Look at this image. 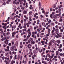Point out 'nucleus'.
Returning <instances> with one entry per match:
<instances>
[{
  "mask_svg": "<svg viewBox=\"0 0 64 64\" xmlns=\"http://www.w3.org/2000/svg\"><path fill=\"white\" fill-rule=\"evenodd\" d=\"M27 47L29 49H30L31 48V45L30 44H28L27 46Z\"/></svg>",
  "mask_w": 64,
  "mask_h": 64,
  "instance_id": "obj_1",
  "label": "nucleus"
},
{
  "mask_svg": "<svg viewBox=\"0 0 64 64\" xmlns=\"http://www.w3.org/2000/svg\"><path fill=\"white\" fill-rule=\"evenodd\" d=\"M62 32H60L59 33V34H57V35H58V36H59V37H62Z\"/></svg>",
  "mask_w": 64,
  "mask_h": 64,
  "instance_id": "obj_2",
  "label": "nucleus"
},
{
  "mask_svg": "<svg viewBox=\"0 0 64 64\" xmlns=\"http://www.w3.org/2000/svg\"><path fill=\"white\" fill-rule=\"evenodd\" d=\"M28 36L26 37V40H28V39H29L30 37V36L31 35L30 34H28Z\"/></svg>",
  "mask_w": 64,
  "mask_h": 64,
  "instance_id": "obj_3",
  "label": "nucleus"
},
{
  "mask_svg": "<svg viewBox=\"0 0 64 64\" xmlns=\"http://www.w3.org/2000/svg\"><path fill=\"white\" fill-rule=\"evenodd\" d=\"M38 52V50H34L33 51V52L34 54H35L36 53H37Z\"/></svg>",
  "mask_w": 64,
  "mask_h": 64,
  "instance_id": "obj_4",
  "label": "nucleus"
},
{
  "mask_svg": "<svg viewBox=\"0 0 64 64\" xmlns=\"http://www.w3.org/2000/svg\"><path fill=\"white\" fill-rule=\"evenodd\" d=\"M28 24L29 23H27L24 24V29H26V25H27V24Z\"/></svg>",
  "mask_w": 64,
  "mask_h": 64,
  "instance_id": "obj_5",
  "label": "nucleus"
},
{
  "mask_svg": "<svg viewBox=\"0 0 64 64\" xmlns=\"http://www.w3.org/2000/svg\"><path fill=\"white\" fill-rule=\"evenodd\" d=\"M53 18L54 19H56L57 18V16H56V15L53 16Z\"/></svg>",
  "mask_w": 64,
  "mask_h": 64,
  "instance_id": "obj_6",
  "label": "nucleus"
},
{
  "mask_svg": "<svg viewBox=\"0 0 64 64\" xmlns=\"http://www.w3.org/2000/svg\"><path fill=\"white\" fill-rule=\"evenodd\" d=\"M10 50L11 51H14V47L12 46V47L10 48Z\"/></svg>",
  "mask_w": 64,
  "mask_h": 64,
  "instance_id": "obj_7",
  "label": "nucleus"
},
{
  "mask_svg": "<svg viewBox=\"0 0 64 64\" xmlns=\"http://www.w3.org/2000/svg\"><path fill=\"white\" fill-rule=\"evenodd\" d=\"M27 11L24 10L22 13V14H27Z\"/></svg>",
  "mask_w": 64,
  "mask_h": 64,
  "instance_id": "obj_8",
  "label": "nucleus"
},
{
  "mask_svg": "<svg viewBox=\"0 0 64 64\" xmlns=\"http://www.w3.org/2000/svg\"><path fill=\"white\" fill-rule=\"evenodd\" d=\"M31 43L32 45H33V44H34V43H35V42L34 41H33L32 42H31Z\"/></svg>",
  "mask_w": 64,
  "mask_h": 64,
  "instance_id": "obj_9",
  "label": "nucleus"
},
{
  "mask_svg": "<svg viewBox=\"0 0 64 64\" xmlns=\"http://www.w3.org/2000/svg\"><path fill=\"white\" fill-rule=\"evenodd\" d=\"M16 46H17V45L16 44L14 45V46L13 47H14V48H16Z\"/></svg>",
  "mask_w": 64,
  "mask_h": 64,
  "instance_id": "obj_10",
  "label": "nucleus"
},
{
  "mask_svg": "<svg viewBox=\"0 0 64 64\" xmlns=\"http://www.w3.org/2000/svg\"><path fill=\"white\" fill-rule=\"evenodd\" d=\"M30 40L31 41V42H33V39L31 38L30 39Z\"/></svg>",
  "mask_w": 64,
  "mask_h": 64,
  "instance_id": "obj_11",
  "label": "nucleus"
},
{
  "mask_svg": "<svg viewBox=\"0 0 64 64\" xmlns=\"http://www.w3.org/2000/svg\"><path fill=\"white\" fill-rule=\"evenodd\" d=\"M5 56H6V57H8V53H6L5 54Z\"/></svg>",
  "mask_w": 64,
  "mask_h": 64,
  "instance_id": "obj_12",
  "label": "nucleus"
},
{
  "mask_svg": "<svg viewBox=\"0 0 64 64\" xmlns=\"http://www.w3.org/2000/svg\"><path fill=\"white\" fill-rule=\"evenodd\" d=\"M4 62L5 63H6V64H9V62H7L6 60H5Z\"/></svg>",
  "mask_w": 64,
  "mask_h": 64,
  "instance_id": "obj_13",
  "label": "nucleus"
},
{
  "mask_svg": "<svg viewBox=\"0 0 64 64\" xmlns=\"http://www.w3.org/2000/svg\"><path fill=\"white\" fill-rule=\"evenodd\" d=\"M32 12L30 11L29 13V15H32Z\"/></svg>",
  "mask_w": 64,
  "mask_h": 64,
  "instance_id": "obj_14",
  "label": "nucleus"
},
{
  "mask_svg": "<svg viewBox=\"0 0 64 64\" xmlns=\"http://www.w3.org/2000/svg\"><path fill=\"white\" fill-rule=\"evenodd\" d=\"M15 63V62L14 60H12L11 62L12 64H13V63Z\"/></svg>",
  "mask_w": 64,
  "mask_h": 64,
  "instance_id": "obj_15",
  "label": "nucleus"
},
{
  "mask_svg": "<svg viewBox=\"0 0 64 64\" xmlns=\"http://www.w3.org/2000/svg\"><path fill=\"white\" fill-rule=\"evenodd\" d=\"M62 19L61 18H60V20H59V21L60 22H62Z\"/></svg>",
  "mask_w": 64,
  "mask_h": 64,
  "instance_id": "obj_16",
  "label": "nucleus"
},
{
  "mask_svg": "<svg viewBox=\"0 0 64 64\" xmlns=\"http://www.w3.org/2000/svg\"><path fill=\"white\" fill-rule=\"evenodd\" d=\"M60 56H62V57H64V53H63V54H60Z\"/></svg>",
  "mask_w": 64,
  "mask_h": 64,
  "instance_id": "obj_17",
  "label": "nucleus"
},
{
  "mask_svg": "<svg viewBox=\"0 0 64 64\" xmlns=\"http://www.w3.org/2000/svg\"><path fill=\"white\" fill-rule=\"evenodd\" d=\"M57 42L58 44L60 43V40H58L57 41Z\"/></svg>",
  "mask_w": 64,
  "mask_h": 64,
  "instance_id": "obj_18",
  "label": "nucleus"
},
{
  "mask_svg": "<svg viewBox=\"0 0 64 64\" xmlns=\"http://www.w3.org/2000/svg\"><path fill=\"white\" fill-rule=\"evenodd\" d=\"M3 47H4L5 48L6 47V46H7V45H6L5 44H4L3 45Z\"/></svg>",
  "mask_w": 64,
  "mask_h": 64,
  "instance_id": "obj_19",
  "label": "nucleus"
},
{
  "mask_svg": "<svg viewBox=\"0 0 64 64\" xmlns=\"http://www.w3.org/2000/svg\"><path fill=\"white\" fill-rule=\"evenodd\" d=\"M25 54V51H24L22 52V54L23 55H24Z\"/></svg>",
  "mask_w": 64,
  "mask_h": 64,
  "instance_id": "obj_20",
  "label": "nucleus"
},
{
  "mask_svg": "<svg viewBox=\"0 0 64 64\" xmlns=\"http://www.w3.org/2000/svg\"><path fill=\"white\" fill-rule=\"evenodd\" d=\"M13 4H14L15 5V4H16V2L14 1H13Z\"/></svg>",
  "mask_w": 64,
  "mask_h": 64,
  "instance_id": "obj_21",
  "label": "nucleus"
},
{
  "mask_svg": "<svg viewBox=\"0 0 64 64\" xmlns=\"http://www.w3.org/2000/svg\"><path fill=\"white\" fill-rule=\"evenodd\" d=\"M6 48L7 49H8V50H9V48H10V47L9 46H6Z\"/></svg>",
  "mask_w": 64,
  "mask_h": 64,
  "instance_id": "obj_22",
  "label": "nucleus"
},
{
  "mask_svg": "<svg viewBox=\"0 0 64 64\" xmlns=\"http://www.w3.org/2000/svg\"><path fill=\"white\" fill-rule=\"evenodd\" d=\"M55 37H56V38H59V36H57L56 34L55 35Z\"/></svg>",
  "mask_w": 64,
  "mask_h": 64,
  "instance_id": "obj_23",
  "label": "nucleus"
},
{
  "mask_svg": "<svg viewBox=\"0 0 64 64\" xmlns=\"http://www.w3.org/2000/svg\"><path fill=\"white\" fill-rule=\"evenodd\" d=\"M60 31L61 32H63V29H61L60 30Z\"/></svg>",
  "mask_w": 64,
  "mask_h": 64,
  "instance_id": "obj_24",
  "label": "nucleus"
},
{
  "mask_svg": "<svg viewBox=\"0 0 64 64\" xmlns=\"http://www.w3.org/2000/svg\"><path fill=\"white\" fill-rule=\"evenodd\" d=\"M53 16V15L52 14H50V18H52L53 16Z\"/></svg>",
  "mask_w": 64,
  "mask_h": 64,
  "instance_id": "obj_25",
  "label": "nucleus"
},
{
  "mask_svg": "<svg viewBox=\"0 0 64 64\" xmlns=\"http://www.w3.org/2000/svg\"><path fill=\"white\" fill-rule=\"evenodd\" d=\"M9 34H10V32H6V35H9Z\"/></svg>",
  "mask_w": 64,
  "mask_h": 64,
  "instance_id": "obj_26",
  "label": "nucleus"
},
{
  "mask_svg": "<svg viewBox=\"0 0 64 64\" xmlns=\"http://www.w3.org/2000/svg\"><path fill=\"white\" fill-rule=\"evenodd\" d=\"M62 49H61L60 50V49H58V51H60V52H61L62 51Z\"/></svg>",
  "mask_w": 64,
  "mask_h": 64,
  "instance_id": "obj_27",
  "label": "nucleus"
},
{
  "mask_svg": "<svg viewBox=\"0 0 64 64\" xmlns=\"http://www.w3.org/2000/svg\"><path fill=\"white\" fill-rule=\"evenodd\" d=\"M21 9L22 10H24V9H25V8L24 7H22L21 8Z\"/></svg>",
  "mask_w": 64,
  "mask_h": 64,
  "instance_id": "obj_28",
  "label": "nucleus"
},
{
  "mask_svg": "<svg viewBox=\"0 0 64 64\" xmlns=\"http://www.w3.org/2000/svg\"><path fill=\"white\" fill-rule=\"evenodd\" d=\"M52 35H55V33L54 32H52Z\"/></svg>",
  "mask_w": 64,
  "mask_h": 64,
  "instance_id": "obj_29",
  "label": "nucleus"
},
{
  "mask_svg": "<svg viewBox=\"0 0 64 64\" xmlns=\"http://www.w3.org/2000/svg\"><path fill=\"white\" fill-rule=\"evenodd\" d=\"M28 33H29V35H31V32H28Z\"/></svg>",
  "mask_w": 64,
  "mask_h": 64,
  "instance_id": "obj_30",
  "label": "nucleus"
},
{
  "mask_svg": "<svg viewBox=\"0 0 64 64\" xmlns=\"http://www.w3.org/2000/svg\"><path fill=\"white\" fill-rule=\"evenodd\" d=\"M41 43H44L45 42V41H41Z\"/></svg>",
  "mask_w": 64,
  "mask_h": 64,
  "instance_id": "obj_31",
  "label": "nucleus"
},
{
  "mask_svg": "<svg viewBox=\"0 0 64 64\" xmlns=\"http://www.w3.org/2000/svg\"><path fill=\"white\" fill-rule=\"evenodd\" d=\"M29 54H30V55H32V52H29Z\"/></svg>",
  "mask_w": 64,
  "mask_h": 64,
  "instance_id": "obj_32",
  "label": "nucleus"
},
{
  "mask_svg": "<svg viewBox=\"0 0 64 64\" xmlns=\"http://www.w3.org/2000/svg\"><path fill=\"white\" fill-rule=\"evenodd\" d=\"M39 6V9H40L41 8H42V7H41V6Z\"/></svg>",
  "mask_w": 64,
  "mask_h": 64,
  "instance_id": "obj_33",
  "label": "nucleus"
},
{
  "mask_svg": "<svg viewBox=\"0 0 64 64\" xmlns=\"http://www.w3.org/2000/svg\"><path fill=\"white\" fill-rule=\"evenodd\" d=\"M34 33L35 34H37V31H36V30L35 31V32H34Z\"/></svg>",
  "mask_w": 64,
  "mask_h": 64,
  "instance_id": "obj_34",
  "label": "nucleus"
},
{
  "mask_svg": "<svg viewBox=\"0 0 64 64\" xmlns=\"http://www.w3.org/2000/svg\"><path fill=\"white\" fill-rule=\"evenodd\" d=\"M16 34V32H14L13 33H12V34Z\"/></svg>",
  "mask_w": 64,
  "mask_h": 64,
  "instance_id": "obj_35",
  "label": "nucleus"
},
{
  "mask_svg": "<svg viewBox=\"0 0 64 64\" xmlns=\"http://www.w3.org/2000/svg\"><path fill=\"white\" fill-rule=\"evenodd\" d=\"M5 57L4 56H3L2 58V60H4V59H5Z\"/></svg>",
  "mask_w": 64,
  "mask_h": 64,
  "instance_id": "obj_36",
  "label": "nucleus"
},
{
  "mask_svg": "<svg viewBox=\"0 0 64 64\" xmlns=\"http://www.w3.org/2000/svg\"><path fill=\"white\" fill-rule=\"evenodd\" d=\"M42 51L43 50H42V49L41 50H40L39 51V52H40V53H41V52H42Z\"/></svg>",
  "mask_w": 64,
  "mask_h": 64,
  "instance_id": "obj_37",
  "label": "nucleus"
},
{
  "mask_svg": "<svg viewBox=\"0 0 64 64\" xmlns=\"http://www.w3.org/2000/svg\"><path fill=\"white\" fill-rule=\"evenodd\" d=\"M39 34H37V37H39Z\"/></svg>",
  "mask_w": 64,
  "mask_h": 64,
  "instance_id": "obj_38",
  "label": "nucleus"
},
{
  "mask_svg": "<svg viewBox=\"0 0 64 64\" xmlns=\"http://www.w3.org/2000/svg\"><path fill=\"white\" fill-rule=\"evenodd\" d=\"M45 24L44 22H42V25L43 26H44V25H45Z\"/></svg>",
  "mask_w": 64,
  "mask_h": 64,
  "instance_id": "obj_39",
  "label": "nucleus"
},
{
  "mask_svg": "<svg viewBox=\"0 0 64 64\" xmlns=\"http://www.w3.org/2000/svg\"><path fill=\"white\" fill-rule=\"evenodd\" d=\"M12 20H14V19H15V18H14V17H12Z\"/></svg>",
  "mask_w": 64,
  "mask_h": 64,
  "instance_id": "obj_40",
  "label": "nucleus"
},
{
  "mask_svg": "<svg viewBox=\"0 0 64 64\" xmlns=\"http://www.w3.org/2000/svg\"><path fill=\"white\" fill-rule=\"evenodd\" d=\"M42 50H43V51H45V50H46V48H44L43 49H42Z\"/></svg>",
  "mask_w": 64,
  "mask_h": 64,
  "instance_id": "obj_41",
  "label": "nucleus"
},
{
  "mask_svg": "<svg viewBox=\"0 0 64 64\" xmlns=\"http://www.w3.org/2000/svg\"><path fill=\"white\" fill-rule=\"evenodd\" d=\"M59 33V32H58V31H56V34H58Z\"/></svg>",
  "mask_w": 64,
  "mask_h": 64,
  "instance_id": "obj_42",
  "label": "nucleus"
},
{
  "mask_svg": "<svg viewBox=\"0 0 64 64\" xmlns=\"http://www.w3.org/2000/svg\"><path fill=\"white\" fill-rule=\"evenodd\" d=\"M12 37L13 38L15 37V35H14V34H12Z\"/></svg>",
  "mask_w": 64,
  "mask_h": 64,
  "instance_id": "obj_43",
  "label": "nucleus"
},
{
  "mask_svg": "<svg viewBox=\"0 0 64 64\" xmlns=\"http://www.w3.org/2000/svg\"><path fill=\"white\" fill-rule=\"evenodd\" d=\"M59 15L60 16L61 15V11H59Z\"/></svg>",
  "mask_w": 64,
  "mask_h": 64,
  "instance_id": "obj_44",
  "label": "nucleus"
},
{
  "mask_svg": "<svg viewBox=\"0 0 64 64\" xmlns=\"http://www.w3.org/2000/svg\"><path fill=\"white\" fill-rule=\"evenodd\" d=\"M8 46H11V43H9L8 44Z\"/></svg>",
  "mask_w": 64,
  "mask_h": 64,
  "instance_id": "obj_45",
  "label": "nucleus"
},
{
  "mask_svg": "<svg viewBox=\"0 0 64 64\" xmlns=\"http://www.w3.org/2000/svg\"><path fill=\"white\" fill-rule=\"evenodd\" d=\"M6 3L7 4H8L9 3V2L8 1H7Z\"/></svg>",
  "mask_w": 64,
  "mask_h": 64,
  "instance_id": "obj_46",
  "label": "nucleus"
},
{
  "mask_svg": "<svg viewBox=\"0 0 64 64\" xmlns=\"http://www.w3.org/2000/svg\"><path fill=\"white\" fill-rule=\"evenodd\" d=\"M13 57V56H10V59H12V58Z\"/></svg>",
  "mask_w": 64,
  "mask_h": 64,
  "instance_id": "obj_47",
  "label": "nucleus"
},
{
  "mask_svg": "<svg viewBox=\"0 0 64 64\" xmlns=\"http://www.w3.org/2000/svg\"><path fill=\"white\" fill-rule=\"evenodd\" d=\"M32 34H33V35H34V34H35L34 33V32H32Z\"/></svg>",
  "mask_w": 64,
  "mask_h": 64,
  "instance_id": "obj_48",
  "label": "nucleus"
},
{
  "mask_svg": "<svg viewBox=\"0 0 64 64\" xmlns=\"http://www.w3.org/2000/svg\"><path fill=\"white\" fill-rule=\"evenodd\" d=\"M37 31H38V32H40V30L39 29H38L37 30Z\"/></svg>",
  "mask_w": 64,
  "mask_h": 64,
  "instance_id": "obj_49",
  "label": "nucleus"
},
{
  "mask_svg": "<svg viewBox=\"0 0 64 64\" xmlns=\"http://www.w3.org/2000/svg\"><path fill=\"white\" fill-rule=\"evenodd\" d=\"M6 2H4L3 3V5H6Z\"/></svg>",
  "mask_w": 64,
  "mask_h": 64,
  "instance_id": "obj_50",
  "label": "nucleus"
},
{
  "mask_svg": "<svg viewBox=\"0 0 64 64\" xmlns=\"http://www.w3.org/2000/svg\"><path fill=\"white\" fill-rule=\"evenodd\" d=\"M39 6H41V3H40V2H39Z\"/></svg>",
  "mask_w": 64,
  "mask_h": 64,
  "instance_id": "obj_51",
  "label": "nucleus"
},
{
  "mask_svg": "<svg viewBox=\"0 0 64 64\" xmlns=\"http://www.w3.org/2000/svg\"><path fill=\"white\" fill-rule=\"evenodd\" d=\"M48 24H49V25H50V22H49V21H48Z\"/></svg>",
  "mask_w": 64,
  "mask_h": 64,
  "instance_id": "obj_52",
  "label": "nucleus"
},
{
  "mask_svg": "<svg viewBox=\"0 0 64 64\" xmlns=\"http://www.w3.org/2000/svg\"><path fill=\"white\" fill-rule=\"evenodd\" d=\"M19 63V62L17 60L16 62V64H18V63Z\"/></svg>",
  "mask_w": 64,
  "mask_h": 64,
  "instance_id": "obj_53",
  "label": "nucleus"
},
{
  "mask_svg": "<svg viewBox=\"0 0 64 64\" xmlns=\"http://www.w3.org/2000/svg\"><path fill=\"white\" fill-rule=\"evenodd\" d=\"M39 27H42V26L41 25V24H39Z\"/></svg>",
  "mask_w": 64,
  "mask_h": 64,
  "instance_id": "obj_54",
  "label": "nucleus"
},
{
  "mask_svg": "<svg viewBox=\"0 0 64 64\" xmlns=\"http://www.w3.org/2000/svg\"><path fill=\"white\" fill-rule=\"evenodd\" d=\"M46 36H49V34H47L46 35Z\"/></svg>",
  "mask_w": 64,
  "mask_h": 64,
  "instance_id": "obj_55",
  "label": "nucleus"
},
{
  "mask_svg": "<svg viewBox=\"0 0 64 64\" xmlns=\"http://www.w3.org/2000/svg\"><path fill=\"white\" fill-rule=\"evenodd\" d=\"M26 38H24V39L23 41H26Z\"/></svg>",
  "mask_w": 64,
  "mask_h": 64,
  "instance_id": "obj_56",
  "label": "nucleus"
},
{
  "mask_svg": "<svg viewBox=\"0 0 64 64\" xmlns=\"http://www.w3.org/2000/svg\"><path fill=\"white\" fill-rule=\"evenodd\" d=\"M20 45H22V42H20Z\"/></svg>",
  "mask_w": 64,
  "mask_h": 64,
  "instance_id": "obj_57",
  "label": "nucleus"
},
{
  "mask_svg": "<svg viewBox=\"0 0 64 64\" xmlns=\"http://www.w3.org/2000/svg\"><path fill=\"white\" fill-rule=\"evenodd\" d=\"M49 60H50V59L49 58H48L47 59V61H49Z\"/></svg>",
  "mask_w": 64,
  "mask_h": 64,
  "instance_id": "obj_58",
  "label": "nucleus"
},
{
  "mask_svg": "<svg viewBox=\"0 0 64 64\" xmlns=\"http://www.w3.org/2000/svg\"><path fill=\"white\" fill-rule=\"evenodd\" d=\"M7 24L6 23L4 24V26H7Z\"/></svg>",
  "mask_w": 64,
  "mask_h": 64,
  "instance_id": "obj_59",
  "label": "nucleus"
},
{
  "mask_svg": "<svg viewBox=\"0 0 64 64\" xmlns=\"http://www.w3.org/2000/svg\"><path fill=\"white\" fill-rule=\"evenodd\" d=\"M58 30V28H56L55 30L56 31H57Z\"/></svg>",
  "mask_w": 64,
  "mask_h": 64,
  "instance_id": "obj_60",
  "label": "nucleus"
},
{
  "mask_svg": "<svg viewBox=\"0 0 64 64\" xmlns=\"http://www.w3.org/2000/svg\"><path fill=\"white\" fill-rule=\"evenodd\" d=\"M52 14L53 15H54V14H55V12H52Z\"/></svg>",
  "mask_w": 64,
  "mask_h": 64,
  "instance_id": "obj_61",
  "label": "nucleus"
},
{
  "mask_svg": "<svg viewBox=\"0 0 64 64\" xmlns=\"http://www.w3.org/2000/svg\"><path fill=\"white\" fill-rule=\"evenodd\" d=\"M10 19V17H9L8 18V21H9V19Z\"/></svg>",
  "mask_w": 64,
  "mask_h": 64,
  "instance_id": "obj_62",
  "label": "nucleus"
},
{
  "mask_svg": "<svg viewBox=\"0 0 64 64\" xmlns=\"http://www.w3.org/2000/svg\"><path fill=\"white\" fill-rule=\"evenodd\" d=\"M64 58H63L62 59V60H63V61L62 62H63L64 63Z\"/></svg>",
  "mask_w": 64,
  "mask_h": 64,
  "instance_id": "obj_63",
  "label": "nucleus"
},
{
  "mask_svg": "<svg viewBox=\"0 0 64 64\" xmlns=\"http://www.w3.org/2000/svg\"><path fill=\"white\" fill-rule=\"evenodd\" d=\"M46 53H48V50H46Z\"/></svg>",
  "mask_w": 64,
  "mask_h": 64,
  "instance_id": "obj_64",
  "label": "nucleus"
}]
</instances>
